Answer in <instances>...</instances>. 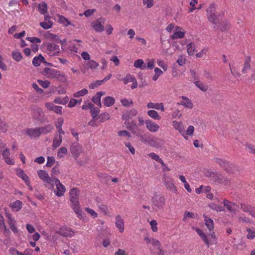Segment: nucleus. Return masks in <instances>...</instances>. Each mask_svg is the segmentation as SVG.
<instances>
[{
	"label": "nucleus",
	"instance_id": "f257e3e1",
	"mask_svg": "<svg viewBox=\"0 0 255 255\" xmlns=\"http://www.w3.org/2000/svg\"><path fill=\"white\" fill-rule=\"evenodd\" d=\"M206 11L208 20L215 25L219 23V21L224 16V12L216 11V5L214 3H211Z\"/></svg>",
	"mask_w": 255,
	"mask_h": 255
},
{
	"label": "nucleus",
	"instance_id": "f03ea898",
	"mask_svg": "<svg viewBox=\"0 0 255 255\" xmlns=\"http://www.w3.org/2000/svg\"><path fill=\"white\" fill-rule=\"evenodd\" d=\"M78 189L73 188L69 192L71 206L79 218H82V211L80 208Z\"/></svg>",
	"mask_w": 255,
	"mask_h": 255
},
{
	"label": "nucleus",
	"instance_id": "7ed1b4c3",
	"mask_svg": "<svg viewBox=\"0 0 255 255\" xmlns=\"http://www.w3.org/2000/svg\"><path fill=\"white\" fill-rule=\"evenodd\" d=\"M140 140L152 147H161L164 145V142L162 140L147 133L141 135Z\"/></svg>",
	"mask_w": 255,
	"mask_h": 255
},
{
	"label": "nucleus",
	"instance_id": "20e7f679",
	"mask_svg": "<svg viewBox=\"0 0 255 255\" xmlns=\"http://www.w3.org/2000/svg\"><path fill=\"white\" fill-rule=\"evenodd\" d=\"M165 198L163 195L157 193H154L151 199V205L153 209L155 211L162 209L165 205Z\"/></svg>",
	"mask_w": 255,
	"mask_h": 255
},
{
	"label": "nucleus",
	"instance_id": "39448f33",
	"mask_svg": "<svg viewBox=\"0 0 255 255\" xmlns=\"http://www.w3.org/2000/svg\"><path fill=\"white\" fill-rule=\"evenodd\" d=\"M207 176L209 177L213 181L220 184L225 183L227 185H230L231 184L230 179L218 173L210 172Z\"/></svg>",
	"mask_w": 255,
	"mask_h": 255
},
{
	"label": "nucleus",
	"instance_id": "423d86ee",
	"mask_svg": "<svg viewBox=\"0 0 255 255\" xmlns=\"http://www.w3.org/2000/svg\"><path fill=\"white\" fill-rule=\"evenodd\" d=\"M163 182L167 189L174 193L177 192L176 187L174 185L173 180L171 177L165 174Z\"/></svg>",
	"mask_w": 255,
	"mask_h": 255
},
{
	"label": "nucleus",
	"instance_id": "0eeeda50",
	"mask_svg": "<svg viewBox=\"0 0 255 255\" xmlns=\"http://www.w3.org/2000/svg\"><path fill=\"white\" fill-rule=\"evenodd\" d=\"M53 182H55L56 186V190L54 191V193L58 197L62 196L66 191L65 186L61 183L58 178H54Z\"/></svg>",
	"mask_w": 255,
	"mask_h": 255
},
{
	"label": "nucleus",
	"instance_id": "6e6552de",
	"mask_svg": "<svg viewBox=\"0 0 255 255\" xmlns=\"http://www.w3.org/2000/svg\"><path fill=\"white\" fill-rule=\"evenodd\" d=\"M56 233L65 237H72L74 235V232L70 228L62 227Z\"/></svg>",
	"mask_w": 255,
	"mask_h": 255
},
{
	"label": "nucleus",
	"instance_id": "1a4fd4ad",
	"mask_svg": "<svg viewBox=\"0 0 255 255\" xmlns=\"http://www.w3.org/2000/svg\"><path fill=\"white\" fill-rule=\"evenodd\" d=\"M224 205L227 210L231 213L234 215H236L237 214V209L238 207L237 205L235 203L229 201L228 200L225 199L223 201Z\"/></svg>",
	"mask_w": 255,
	"mask_h": 255
},
{
	"label": "nucleus",
	"instance_id": "9d476101",
	"mask_svg": "<svg viewBox=\"0 0 255 255\" xmlns=\"http://www.w3.org/2000/svg\"><path fill=\"white\" fill-rule=\"evenodd\" d=\"M105 22L104 18H99L96 21L91 23L92 27L96 32H102L104 29V26L102 24Z\"/></svg>",
	"mask_w": 255,
	"mask_h": 255
},
{
	"label": "nucleus",
	"instance_id": "9b49d317",
	"mask_svg": "<svg viewBox=\"0 0 255 255\" xmlns=\"http://www.w3.org/2000/svg\"><path fill=\"white\" fill-rule=\"evenodd\" d=\"M223 168L228 173L234 174L235 171H239L237 165L227 161Z\"/></svg>",
	"mask_w": 255,
	"mask_h": 255
},
{
	"label": "nucleus",
	"instance_id": "f8f14e48",
	"mask_svg": "<svg viewBox=\"0 0 255 255\" xmlns=\"http://www.w3.org/2000/svg\"><path fill=\"white\" fill-rule=\"evenodd\" d=\"M31 110L33 118L37 120H39L44 116L42 109L36 106H32Z\"/></svg>",
	"mask_w": 255,
	"mask_h": 255
},
{
	"label": "nucleus",
	"instance_id": "ddd939ff",
	"mask_svg": "<svg viewBox=\"0 0 255 255\" xmlns=\"http://www.w3.org/2000/svg\"><path fill=\"white\" fill-rule=\"evenodd\" d=\"M37 174L43 182L48 184H51L52 182V179L49 176L48 173L45 170H39L37 171Z\"/></svg>",
	"mask_w": 255,
	"mask_h": 255
},
{
	"label": "nucleus",
	"instance_id": "4468645a",
	"mask_svg": "<svg viewBox=\"0 0 255 255\" xmlns=\"http://www.w3.org/2000/svg\"><path fill=\"white\" fill-rule=\"evenodd\" d=\"M58 73V71L54 69H51L46 67L44 69L42 74L46 76L48 78H55L56 75Z\"/></svg>",
	"mask_w": 255,
	"mask_h": 255
},
{
	"label": "nucleus",
	"instance_id": "2eb2a0df",
	"mask_svg": "<svg viewBox=\"0 0 255 255\" xmlns=\"http://www.w3.org/2000/svg\"><path fill=\"white\" fill-rule=\"evenodd\" d=\"M70 151L73 156L77 158L82 151V147L77 142L73 143L70 147Z\"/></svg>",
	"mask_w": 255,
	"mask_h": 255
},
{
	"label": "nucleus",
	"instance_id": "dca6fc26",
	"mask_svg": "<svg viewBox=\"0 0 255 255\" xmlns=\"http://www.w3.org/2000/svg\"><path fill=\"white\" fill-rule=\"evenodd\" d=\"M45 107L49 110L52 111L57 114L61 115L62 114V107L61 106H56L50 103H45Z\"/></svg>",
	"mask_w": 255,
	"mask_h": 255
},
{
	"label": "nucleus",
	"instance_id": "f3484780",
	"mask_svg": "<svg viewBox=\"0 0 255 255\" xmlns=\"http://www.w3.org/2000/svg\"><path fill=\"white\" fill-rule=\"evenodd\" d=\"M137 114V112L136 110L135 109H132L124 113L122 118L123 120H128L129 119L135 116Z\"/></svg>",
	"mask_w": 255,
	"mask_h": 255
},
{
	"label": "nucleus",
	"instance_id": "a211bd4d",
	"mask_svg": "<svg viewBox=\"0 0 255 255\" xmlns=\"http://www.w3.org/2000/svg\"><path fill=\"white\" fill-rule=\"evenodd\" d=\"M145 123L146 125V128L151 132L157 131L159 128L157 124L150 120H146Z\"/></svg>",
	"mask_w": 255,
	"mask_h": 255
},
{
	"label": "nucleus",
	"instance_id": "6ab92c4d",
	"mask_svg": "<svg viewBox=\"0 0 255 255\" xmlns=\"http://www.w3.org/2000/svg\"><path fill=\"white\" fill-rule=\"evenodd\" d=\"M116 226L119 229L120 233H123L125 229V224L123 219H122L120 215H117L116 217Z\"/></svg>",
	"mask_w": 255,
	"mask_h": 255
},
{
	"label": "nucleus",
	"instance_id": "aec40b11",
	"mask_svg": "<svg viewBox=\"0 0 255 255\" xmlns=\"http://www.w3.org/2000/svg\"><path fill=\"white\" fill-rule=\"evenodd\" d=\"M181 27L177 26L174 30V33L171 36L172 39L182 38L184 36L185 32L180 31Z\"/></svg>",
	"mask_w": 255,
	"mask_h": 255
},
{
	"label": "nucleus",
	"instance_id": "412c9836",
	"mask_svg": "<svg viewBox=\"0 0 255 255\" xmlns=\"http://www.w3.org/2000/svg\"><path fill=\"white\" fill-rule=\"evenodd\" d=\"M251 61V58L250 56H248L246 57L245 60V63L244 64V67L242 69V72L243 73H246L249 70L251 69V65L250 63Z\"/></svg>",
	"mask_w": 255,
	"mask_h": 255
},
{
	"label": "nucleus",
	"instance_id": "4be33fe9",
	"mask_svg": "<svg viewBox=\"0 0 255 255\" xmlns=\"http://www.w3.org/2000/svg\"><path fill=\"white\" fill-rule=\"evenodd\" d=\"M38 128L40 135L42 133L46 134L51 132L53 129V127L51 125H47L43 127Z\"/></svg>",
	"mask_w": 255,
	"mask_h": 255
},
{
	"label": "nucleus",
	"instance_id": "5701e85b",
	"mask_svg": "<svg viewBox=\"0 0 255 255\" xmlns=\"http://www.w3.org/2000/svg\"><path fill=\"white\" fill-rule=\"evenodd\" d=\"M147 107L148 109H154L156 110H161L164 111V106L162 103H153L150 102L147 104Z\"/></svg>",
	"mask_w": 255,
	"mask_h": 255
},
{
	"label": "nucleus",
	"instance_id": "b1692460",
	"mask_svg": "<svg viewBox=\"0 0 255 255\" xmlns=\"http://www.w3.org/2000/svg\"><path fill=\"white\" fill-rule=\"evenodd\" d=\"M22 202L20 200H16L15 202L10 204L9 206L13 211L17 212L19 211L22 207Z\"/></svg>",
	"mask_w": 255,
	"mask_h": 255
},
{
	"label": "nucleus",
	"instance_id": "393cba45",
	"mask_svg": "<svg viewBox=\"0 0 255 255\" xmlns=\"http://www.w3.org/2000/svg\"><path fill=\"white\" fill-rule=\"evenodd\" d=\"M17 174L18 177H20L25 182L26 185H28L29 180V177L25 173H24L23 170L21 169L17 170Z\"/></svg>",
	"mask_w": 255,
	"mask_h": 255
},
{
	"label": "nucleus",
	"instance_id": "a878e982",
	"mask_svg": "<svg viewBox=\"0 0 255 255\" xmlns=\"http://www.w3.org/2000/svg\"><path fill=\"white\" fill-rule=\"evenodd\" d=\"M47 4L45 1H42L38 5V9L41 14H45L47 12Z\"/></svg>",
	"mask_w": 255,
	"mask_h": 255
},
{
	"label": "nucleus",
	"instance_id": "bb28decb",
	"mask_svg": "<svg viewBox=\"0 0 255 255\" xmlns=\"http://www.w3.org/2000/svg\"><path fill=\"white\" fill-rule=\"evenodd\" d=\"M9 154L10 153H9V149L7 148H5L2 151V156H3V158L4 159L6 163L8 164H13V162L9 158Z\"/></svg>",
	"mask_w": 255,
	"mask_h": 255
},
{
	"label": "nucleus",
	"instance_id": "cd10ccee",
	"mask_svg": "<svg viewBox=\"0 0 255 255\" xmlns=\"http://www.w3.org/2000/svg\"><path fill=\"white\" fill-rule=\"evenodd\" d=\"M27 134L30 137H38L40 136L38 128L27 129Z\"/></svg>",
	"mask_w": 255,
	"mask_h": 255
},
{
	"label": "nucleus",
	"instance_id": "c85d7f7f",
	"mask_svg": "<svg viewBox=\"0 0 255 255\" xmlns=\"http://www.w3.org/2000/svg\"><path fill=\"white\" fill-rule=\"evenodd\" d=\"M204 217L206 226L207 227L209 231L212 230L214 229L213 221L211 218H208L206 215H204Z\"/></svg>",
	"mask_w": 255,
	"mask_h": 255
},
{
	"label": "nucleus",
	"instance_id": "c756f323",
	"mask_svg": "<svg viewBox=\"0 0 255 255\" xmlns=\"http://www.w3.org/2000/svg\"><path fill=\"white\" fill-rule=\"evenodd\" d=\"M58 22L60 23H62L63 24L64 26H66L69 25H72V26L74 27L75 25L72 24L70 21H69L66 18H65L64 16L62 15H58Z\"/></svg>",
	"mask_w": 255,
	"mask_h": 255
},
{
	"label": "nucleus",
	"instance_id": "7c9ffc66",
	"mask_svg": "<svg viewBox=\"0 0 255 255\" xmlns=\"http://www.w3.org/2000/svg\"><path fill=\"white\" fill-rule=\"evenodd\" d=\"M115 102L114 98L110 96L106 97L103 102L104 105L107 107L112 106L114 104Z\"/></svg>",
	"mask_w": 255,
	"mask_h": 255
},
{
	"label": "nucleus",
	"instance_id": "2f4dec72",
	"mask_svg": "<svg viewBox=\"0 0 255 255\" xmlns=\"http://www.w3.org/2000/svg\"><path fill=\"white\" fill-rule=\"evenodd\" d=\"M134 66L137 68L144 69L146 68V64L142 59H138L134 61Z\"/></svg>",
	"mask_w": 255,
	"mask_h": 255
},
{
	"label": "nucleus",
	"instance_id": "473e14b6",
	"mask_svg": "<svg viewBox=\"0 0 255 255\" xmlns=\"http://www.w3.org/2000/svg\"><path fill=\"white\" fill-rule=\"evenodd\" d=\"M47 49L50 52H52L56 50H59V46L54 43H49L47 45Z\"/></svg>",
	"mask_w": 255,
	"mask_h": 255
},
{
	"label": "nucleus",
	"instance_id": "72a5a7b5",
	"mask_svg": "<svg viewBox=\"0 0 255 255\" xmlns=\"http://www.w3.org/2000/svg\"><path fill=\"white\" fill-rule=\"evenodd\" d=\"M173 127L177 129L180 133L184 132V127L182 125L181 122H178L176 121L173 122Z\"/></svg>",
	"mask_w": 255,
	"mask_h": 255
},
{
	"label": "nucleus",
	"instance_id": "f704fd0d",
	"mask_svg": "<svg viewBox=\"0 0 255 255\" xmlns=\"http://www.w3.org/2000/svg\"><path fill=\"white\" fill-rule=\"evenodd\" d=\"M147 115L151 118L154 120H159L161 117L158 115V113L155 110H149L147 112Z\"/></svg>",
	"mask_w": 255,
	"mask_h": 255
},
{
	"label": "nucleus",
	"instance_id": "c9c22d12",
	"mask_svg": "<svg viewBox=\"0 0 255 255\" xmlns=\"http://www.w3.org/2000/svg\"><path fill=\"white\" fill-rule=\"evenodd\" d=\"M125 124L126 125L127 128L128 129H129L130 130H132L133 129H134L136 128V125L134 122L133 121H131L130 122L128 120H125Z\"/></svg>",
	"mask_w": 255,
	"mask_h": 255
},
{
	"label": "nucleus",
	"instance_id": "e433bc0d",
	"mask_svg": "<svg viewBox=\"0 0 255 255\" xmlns=\"http://www.w3.org/2000/svg\"><path fill=\"white\" fill-rule=\"evenodd\" d=\"M187 52L190 55H193L195 51V44L194 43L190 42L187 45Z\"/></svg>",
	"mask_w": 255,
	"mask_h": 255
},
{
	"label": "nucleus",
	"instance_id": "4c0bfd02",
	"mask_svg": "<svg viewBox=\"0 0 255 255\" xmlns=\"http://www.w3.org/2000/svg\"><path fill=\"white\" fill-rule=\"evenodd\" d=\"M253 206L251 204H246L241 203L240 204V208L245 212H248L250 213V211L253 208Z\"/></svg>",
	"mask_w": 255,
	"mask_h": 255
},
{
	"label": "nucleus",
	"instance_id": "58836bf2",
	"mask_svg": "<svg viewBox=\"0 0 255 255\" xmlns=\"http://www.w3.org/2000/svg\"><path fill=\"white\" fill-rule=\"evenodd\" d=\"M62 137L61 135H59L58 137H55V138L53 141L52 146L54 148L58 147L61 144V143L62 142Z\"/></svg>",
	"mask_w": 255,
	"mask_h": 255
},
{
	"label": "nucleus",
	"instance_id": "ea45409f",
	"mask_svg": "<svg viewBox=\"0 0 255 255\" xmlns=\"http://www.w3.org/2000/svg\"><path fill=\"white\" fill-rule=\"evenodd\" d=\"M68 100L69 98L68 97H65L63 98L58 97L55 99L54 102L56 104L65 105L67 103Z\"/></svg>",
	"mask_w": 255,
	"mask_h": 255
},
{
	"label": "nucleus",
	"instance_id": "a19ab883",
	"mask_svg": "<svg viewBox=\"0 0 255 255\" xmlns=\"http://www.w3.org/2000/svg\"><path fill=\"white\" fill-rule=\"evenodd\" d=\"M105 93L103 92H98L96 95L92 98L93 102L96 104L97 103H100L102 96L104 95Z\"/></svg>",
	"mask_w": 255,
	"mask_h": 255
},
{
	"label": "nucleus",
	"instance_id": "79ce46f5",
	"mask_svg": "<svg viewBox=\"0 0 255 255\" xmlns=\"http://www.w3.org/2000/svg\"><path fill=\"white\" fill-rule=\"evenodd\" d=\"M194 83L196 86L203 92H206L208 90V86L204 85L199 81H196Z\"/></svg>",
	"mask_w": 255,
	"mask_h": 255
},
{
	"label": "nucleus",
	"instance_id": "37998d69",
	"mask_svg": "<svg viewBox=\"0 0 255 255\" xmlns=\"http://www.w3.org/2000/svg\"><path fill=\"white\" fill-rule=\"evenodd\" d=\"M218 23L221 25V30L222 31H226L230 28V24L227 20H224L222 22L219 21Z\"/></svg>",
	"mask_w": 255,
	"mask_h": 255
},
{
	"label": "nucleus",
	"instance_id": "c03bdc74",
	"mask_svg": "<svg viewBox=\"0 0 255 255\" xmlns=\"http://www.w3.org/2000/svg\"><path fill=\"white\" fill-rule=\"evenodd\" d=\"M100 112L99 109L96 107L94 105L92 106V108L90 110V113L91 114V116L93 118V119L96 118L97 116H98V114Z\"/></svg>",
	"mask_w": 255,
	"mask_h": 255
},
{
	"label": "nucleus",
	"instance_id": "a18cd8bd",
	"mask_svg": "<svg viewBox=\"0 0 255 255\" xmlns=\"http://www.w3.org/2000/svg\"><path fill=\"white\" fill-rule=\"evenodd\" d=\"M59 173V169L58 167H57V165H55L54 167L52 168L51 172V178L52 179V182H53V179L56 178L55 176L58 175Z\"/></svg>",
	"mask_w": 255,
	"mask_h": 255
},
{
	"label": "nucleus",
	"instance_id": "49530a36",
	"mask_svg": "<svg viewBox=\"0 0 255 255\" xmlns=\"http://www.w3.org/2000/svg\"><path fill=\"white\" fill-rule=\"evenodd\" d=\"M134 78L135 77L133 76H132L129 74H128L126 75V77L122 79V80L123 81V82L125 84H127L128 82H131L132 81H134Z\"/></svg>",
	"mask_w": 255,
	"mask_h": 255
},
{
	"label": "nucleus",
	"instance_id": "de8ad7c7",
	"mask_svg": "<svg viewBox=\"0 0 255 255\" xmlns=\"http://www.w3.org/2000/svg\"><path fill=\"white\" fill-rule=\"evenodd\" d=\"M11 56L17 62L20 61L22 57L21 53L18 51H13L11 54Z\"/></svg>",
	"mask_w": 255,
	"mask_h": 255
},
{
	"label": "nucleus",
	"instance_id": "09e8293b",
	"mask_svg": "<svg viewBox=\"0 0 255 255\" xmlns=\"http://www.w3.org/2000/svg\"><path fill=\"white\" fill-rule=\"evenodd\" d=\"M40 25L45 29H48L52 27V22L51 21H43L40 23Z\"/></svg>",
	"mask_w": 255,
	"mask_h": 255
},
{
	"label": "nucleus",
	"instance_id": "8fccbe9b",
	"mask_svg": "<svg viewBox=\"0 0 255 255\" xmlns=\"http://www.w3.org/2000/svg\"><path fill=\"white\" fill-rule=\"evenodd\" d=\"M47 38H50V40H53L55 42H61L60 41V39L59 38L58 36L57 35H55V34H54L53 33H49L48 32V34H47Z\"/></svg>",
	"mask_w": 255,
	"mask_h": 255
},
{
	"label": "nucleus",
	"instance_id": "3c124183",
	"mask_svg": "<svg viewBox=\"0 0 255 255\" xmlns=\"http://www.w3.org/2000/svg\"><path fill=\"white\" fill-rule=\"evenodd\" d=\"M67 149L65 147H62L58 149L57 155L59 157H63L65 154H67Z\"/></svg>",
	"mask_w": 255,
	"mask_h": 255
},
{
	"label": "nucleus",
	"instance_id": "603ef678",
	"mask_svg": "<svg viewBox=\"0 0 255 255\" xmlns=\"http://www.w3.org/2000/svg\"><path fill=\"white\" fill-rule=\"evenodd\" d=\"M214 160L216 163L218 164L221 167H223L227 161L223 158L219 157H215Z\"/></svg>",
	"mask_w": 255,
	"mask_h": 255
},
{
	"label": "nucleus",
	"instance_id": "864d4df0",
	"mask_svg": "<svg viewBox=\"0 0 255 255\" xmlns=\"http://www.w3.org/2000/svg\"><path fill=\"white\" fill-rule=\"evenodd\" d=\"M110 118L109 114L106 113L101 114L98 117L100 122H103L105 120H109Z\"/></svg>",
	"mask_w": 255,
	"mask_h": 255
},
{
	"label": "nucleus",
	"instance_id": "5fc2aeb1",
	"mask_svg": "<svg viewBox=\"0 0 255 255\" xmlns=\"http://www.w3.org/2000/svg\"><path fill=\"white\" fill-rule=\"evenodd\" d=\"M55 163V160L54 157L53 156H48L47 157V161L46 164V166L48 167H50L52 166Z\"/></svg>",
	"mask_w": 255,
	"mask_h": 255
},
{
	"label": "nucleus",
	"instance_id": "6e6d98bb",
	"mask_svg": "<svg viewBox=\"0 0 255 255\" xmlns=\"http://www.w3.org/2000/svg\"><path fill=\"white\" fill-rule=\"evenodd\" d=\"M121 102L123 106L124 107H129L133 106V102L132 100L129 101L127 99H123L121 100Z\"/></svg>",
	"mask_w": 255,
	"mask_h": 255
},
{
	"label": "nucleus",
	"instance_id": "4d7b16f0",
	"mask_svg": "<svg viewBox=\"0 0 255 255\" xmlns=\"http://www.w3.org/2000/svg\"><path fill=\"white\" fill-rule=\"evenodd\" d=\"M194 218V215L193 213L186 211L184 213V217L183 218V221L184 222H187V220L188 218L193 219Z\"/></svg>",
	"mask_w": 255,
	"mask_h": 255
},
{
	"label": "nucleus",
	"instance_id": "13d9d810",
	"mask_svg": "<svg viewBox=\"0 0 255 255\" xmlns=\"http://www.w3.org/2000/svg\"><path fill=\"white\" fill-rule=\"evenodd\" d=\"M88 93V90L86 89H83L81 91H79L74 94V97L78 98L83 96Z\"/></svg>",
	"mask_w": 255,
	"mask_h": 255
},
{
	"label": "nucleus",
	"instance_id": "bf43d9fd",
	"mask_svg": "<svg viewBox=\"0 0 255 255\" xmlns=\"http://www.w3.org/2000/svg\"><path fill=\"white\" fill-rule=\"evenodd\" d=\"M247 231L248 233L247 235V238L248 239H253L255 237V231H252L251 229L247 228Z\"/></svg>",
	"mask_w": 255,
	"mask_h": 255
},
{
	"label": "nucleus",
	"instance_id": "052dcab7",
	"mask_svg": "<svg viewBox=\"0 0 255 255\" xmlns=\"http://www.w3.org/2000/svg\"><path fill=\"white\" fill-rule=\"evenodd\" d=\"M87 65L89 68L91 69H96L99 66V64L94 60H90Z\"/></svg>",
	"mask_w": 255,
	"mask_h": 255
},
{
	"label": "nucleus",
	"instance_id": "680f3d73",
	"mask_svg": "<svg viewBox=\"0 0 255 255\" xmlns=\"http://www.w3.org/2000/svg\"><path fill=\"white\" fill-rule=\"evenodd\" d=\"M245 146L248 149L249 152L250 153L254 154L255 155V148L253 145L249 143H247Z\"/></svg>",
	"mask_w": 255,
	"mask_h": 255
},
{
	"label": "nucleus",
	"instance_id": "e2e57ef3",
	"mask_svg": "<svg viewBox=\"0 0 255 255\" xmlns=\"http://www.w3.org/2000/svg\"><path fill=\"white\" fill-rule=\"evenodd\" d=\"M181 105H183L185 107L189 109H192L193 107L192 102L189 99H187V101L186 102L182 101Z\"/></svg>",
	"mask_w": 255,
	"mask_h": 255
},
{
	"label": "nucleus",
	"instance_id": "0e129e2a",
	"mask_svg": "<svg viewBox=\"0 0 255 255\" xmlns=\"http://www.w3.org/2000/svg\"><path fill=\"white\" fill-rule=\"evenodd\" d=\"M37 82L44 88H47L49 87L50 82L48 81H43L41 80H38Z\"/></svg>",
	"mask_w": 255,
	"mask_h": 255
},
{
	"label": "nucleus",
	"instance_id": "69168bd1",
	"mask_svg": "<svg viewBox=\"0 0 255 255\" xmlns=\"http://www.w3.org/2000/svg\"><path fill=\"white\" fill-rule=\"evenodd\" d=\"M147 66H146V68L147 67L148 69H152L154 67V63L155 61L154 59L149 60L147 59Z\"/></svg>",
	"mask_w": 255,
	"mask_h": 255
},
{
	"label": "nucleus",
	"instance_id": "338daca9",
	"mask_svg": "<svg viewBox=\"0 0 255 255\" xmlns=\"http://www.w3.org/2000/svg\"><path fill=\"white\" fill-rule=\"evenodd\" d=\"M32 64L35 67H38L40 65V59L39 55L34 57L32 60Z\"/></svg>",
	"mask_w": 255,
	"mask_h": 255
},
{
	"label": "nucleus",
	"instance_id": "774afa93",
	"mask_svg": "<svg viewBox=\"0 0 255 255\" xmlns=\"http://www.w3.org/2000/svg\"><path fill=\"white\" fill-rule=\"evenodd\" d=\"M150 225L151 226V229L153 232H155L157 231V223L155 220H152L150 222Z\"/></svg>",
	"mask_w": 255,
	"mask_h": 255
}]
</instances>
